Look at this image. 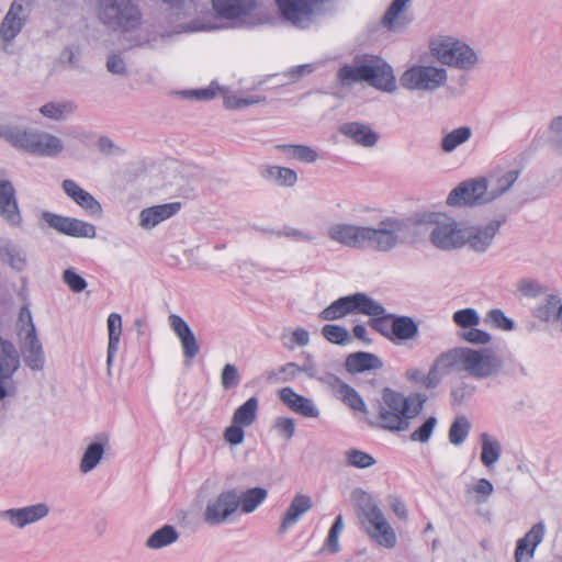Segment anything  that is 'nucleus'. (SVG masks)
I'll use <instances>...</instances> for the list:
<instances>
[{
    "instance_id": "nucleus-8",
    "label": "nucleus",
    "mask_w": 562,
    "mask_h": 562,
    "mask_svg": "<svg viewBox=\"0 0 562 562\" xmlns=\"http://www.w3.org/2000/svg\"><path fill=\"white\" fill-rule=\"evenodd\" d=\"M448 82L443 67L414 64L400 76V86L409 91L435 92Z\"/></svg>"
},
{
    "instance_id": "nucleus-39",
    "label": "nucleus",
    "mask_w": 562,
    "mask_h": 562,
    "mask_svg": "<svg viewBox=\"0 0 562 562\" xmlns=\"http://www.w3.org/2000/svg\"><path fill=\"white\" fill-rule=\"evenodd\" d=\"M481 441V462L484 467L491 469L499 460L502 454V445L498 439L483 432L480 436Z\"/></svg>"
},
{
    "instance_id": "nucleus-21",
    "label": "nucleus",
    "mask_w": 562,
    "mask_h": 562,
    "mask_svg": "<svg viewBox=\"0 0 562 562\" xmlns=\"http://www.w3.org/2000/svg\"><path fill=\"white\" fill-rule=\"evenodd\" d=\"M169 325L180 340L184 358L193 359L199 355L200 346L188 323L179 315L168 317Z\"/></svg>"
},
{
    "instance_id": "nucleus-31",
    "label": "nucleus",
    "mask_w": 562,
    "mask_h": 562,
    "mask_svg": "<svg viewBox=\"0 0 562 562\" xmlns=\"http://www.w3.org/2000/svg\"><path fill=\"white\" fill-rule=\"evenodd\" d=\"M312 507L313 501L308 495H295L284 514L279 528V532L284 533L290 527L294 526L300 520V518Z\"/></svg>"
},
{
    "instance_id": "nucleus-26",
    "label": "nucleus",
    "mask_w": 562,
    "mask_h": 562,
    "mask_svg": "<svg viewBox=\"0 0 562 562\" xmlns=\"http://www.w3.org/2000/svg\"><path fill=\"white\" fill-rule=\"evenodd\" d=\"M411 2L412 0H393L382 16V26L389 32L402 33L411 22V20L403 14L405 8Z\"/></svg>"
},
{
    "instance_id": "nucleus-34",
    "label": "nucleus",
    "mask_w": 562,
    "mask_h": 562,
    "mask_svg": "<svg viewBox=\"0 0 562 562\" xmlns=\"http://www.w3.org/2000/svg\"><path fill=\"white\" fill-rule=\"evenodd\" d=\"M109 342L106 351V372L112 375V364L119 348L122 334V317L117 313H111L108 317Z\"/></svg>"
},
{
    "instance_id": "nucleus-17",
    "label": "nucleus",
    "mask_w": 562,
    "mask_h": 562,
    "mask_svg": "<svg viewBox=\"0 0 562 562\" xmlns=\"http://www.w3.org/2000/svg\"><path fill=\"white\" fill-rule=\"evenodd\" d=\"M49 512V506L46 503H37L25 507L1 510L0 519L7 521L12 527L23 529L44 519L48 516Z\"/></svg>"
},
{
    "instance_id": "nucleus-59",
    "label": "nucleus",
    "mask_w": 562,
    "mask_h": 562,
    "mask_svg": "<svg viewBox=\"0 0 562 562\" xmlns=\"http://www.w3.org/2000/svg\"><path fill=\"white\" fill-rule=\"evenodd\" d=\"M459 337L472 345H487L492 339V336L487 331L475 327L460 333Z\"/></svg>"
},
{
    "instance_id": "nucleus-3",
    "label": "nucleus",
    "mask_w": 562,
    "mask_h": 562,
    "mask_svg": "<svg viewBox=\"0 0 562 562\" xmlns=\"http://www.w3.org/2000/svg\"><path fill=\"white\" fill-rule=\"evenodd\" d=\"M427 396L422 393L404 395L391 387H384L378 401V420L381 428L390 431H405L411 420L424 408Z\"/></svg>"
},
{
    "instance_id": "nucleus-12",
    "label": "nucleus",
    "mask_w": 562,
    "mask_h": 562,
    "mask_svg": "<svg viewBox=\"0 0 562 562\" xmlns=\"http://www.w3.org/2000/svg\"><path fill=\"white\" fill-rule=\"evenodd\" d=\"M220 18L234 22V26H255L259 19L255 14L256 0H211Z\"/></svg>"
},
{
    "instance_id": "nucleus-22",
    "label": "nucleus",
    "mask_w": 562,
    "mask_h": 562,
    "mask_svg": "<svg viewBox=\"0 0 562 562\" xmlns=\"http://www.w3.org/2000/svg\"><path fill=\"white\" fill-rule=\"evenodd\" d=\"M546 526L542 521L535 524L531 529L517 541L515 550L516 562H530L535 557L537 547L542 542Z\"/></svg>"
},
{
    "instance_id": "nucleus-57",
    "label": "nucleus",
    "mask_w": 562,
    "mask_h": 562,
    "mask_svg": "<svg viewBox=\"0 0 562 562\" xmlns=\"http://www.w3.org/2000/svg\"><path fill=\"white\" fill-rule=\"evenodd\" d=\"M269 233L278 237H288L296 241L313 243L315 236L310 233L294 227H284L282 231H269Z\"/></svg>"
},
{
    "instance_id": "nucleus-36",
    "label": "nucleus",
    "mask_w": 562,
    "mask_h": 562,
    "mask_svg": "<svg viewBox=\"0 0 562 562\" xmlns=\"http://www.w3.org/2000/svg\"><path fill=\"white\" fill-rule=\"evenodd\" d=\"M260 176L280 187H293L297 182L296 172L288 167L263 165L259 168Z\"/></svg>"
},
{
    "instance_id": "nucleus-7",
    "label": "nucleus",
    "mask_w": 562,
    "mask_h": 562,
    "mask_svg": "<svg viewBox=\"0 0 562 562\" xmlns=\"http://www.w3.org/2000/svg\"><path fill=\"white\" fill-rule=\"evenodd\" d=\"M97 16L106 29L120 33L135 31L143 22L136 0H97Z\"/></svg>"
},
{
    "instance_id": "nucleus-6",
    "label": "nucleus",
    "mask_w": 562,
    "mask_h": 562,
    "mask_svg": "<svg viewBox=\"0 0 562 562\" xmlns=\"http://www.w3.org/2000/svg\"><path fill=\"white\" fill-rule=\"evenodd\" d=\"M429 52L441 65L470 71L480 63L479 54L468 43L450 35L430 40Z\"/></svg>"
},
{
    "instance_id": "nucleus-46",
    "label": "nucleus",
    "mask_w": 562,
    "mask_h": 562,
    "mask_svg": "<svg viewBox=\"0 0 562 562\" xmlns=\"http://www.w3.org/2000/svg\"><path fill=\"white\" fill-rule=\"evenodd\" d=\"M268 492L263 487H252L244 493H239V507L241 513H252L266 498Z\"/></svg>"
},
{
    "instance_id": "nucleus-47",
    "label": "nucleus",
    "mask_w": 562,
    "mask_h": 562,
    "mask_svg": "<svg viewBox=\"0 0 562 562\" xmlns=\"http://www.w3.org/2000/svg\"><path fill=\"white\" fill-rule=\"evenodd\" d=\"M560 303L561 299L559 295L548 294L544 301L533 310V316L546 323L557 321V311H559Z\"/></svg>"
},
{
    "instance_id": "nucleus-30",
    "label": "nucleus",
    "mask_w": 562,
    "mask_h": 562,
    "mask_svg": "<svg viewBox=\"0 0 562 562\" xmlns=\"http://www.w3.org/2000/svg\"><path fill=\"white\" fill-rule=\"evenodd\" d=\"M36 132L37 130L5 126L1 130L0 135L12 147L32 154Z\"/></svg>"
},
{
    "instance_id": "nucleus-18",
    "label": "nucleus",
    "mask_w": 562,
    "mask_h": 562,
    "mask_svg": "<svg viewBox=\"0 0 562 562\" xmlns=\"http://www.w3.org/2000/svg\"><path fill=\"white\" fill-rule=\"evenodd\" d=\"M0 217L11 227L19 228L23 224L16 190L8 179H0Z\"/></svg>"
},
{
    "instance_id": "nucleus-55",
    "label": "nucleus",
    "mask_w": 562,
    "mask_h": 562,
    "mask_svg": "<svg viewBox=\"0 0 562 562\" xmlns=\"http://www.w3.org/2000/svg\"><path fill=\"white\" fill-rule=\"evenodd\" d=\"M265 100L266 98L260 95H250L247 98H241L236 94H227L224 97V105L227 109H241L252 104L261 103Z\"/></svg>"
},
{
    "instance_id": "nucleus-38",
    "label": "nucleus",
    "mask_w": 562,
    "mask_h": 562,
    "mask_svg": "<svg viewBox=\"0 0 562 562\" xmlns=\"http://www.w3.org/2000/svg\"><path fill=\"white\" fill-rule=\"evenodd\" d=\"M353 314H363L374 318L385 313V307L366 293L357 292L352 294Z\"/></svg>"
},
{
    "instance_id": "nucleus-53",
    "label": "nucleus",
    "mask_w": 562,
    "mask_h": 562,
    "mask_svg": "<svg viewBox=\"0 0 562 562\" xmlns=\"http://www.w3.org/2000/svg\"><path fill=\"white\" fill-rule=\"evenodd\" d=\"M454 324L461 328L476 327L481 323V317L474 308H463L453 313Z\"/></svg>"
},
{
    "instance_id": "nucleus-10",
    "label": "nucleus",
    "mask_w": 562,
    "mask_h": 562,
    "mask_svg": "<svg viewBox=\"0 0 562 562\" xmlns=\"http://www.w3.org/2000/svg\"><path fill=\"white\" fill-rule=\"evenodd\" d=\"M239 492L236 488L222 491L207 499L203 520L210 526H220L227 522L239 508Z\"/></svg>"
},
{
    "instance_id": "nucleus-11",
    "label": "nucleus",
    "mask_w": 562,
    "mask_h": 562,
    "mask_svg": "<svg viewBox=\"0 0 562 562\" xmlns=\"http://www.w3.org/2000/svg\"><path fill=\"white\" fill-rule=\"evenodd\" d=\"M491 202L488 180L484 177L459 183L447 198V204L450 206H477Z\"/></svg>"
},
{
    "instance_id": "nucleus-50",
    "label": "nucleus",
    "mask_w": 562,
    "mask_h": 562,
    "mask_svg": "<svg viewBox=\"0 0 562 562\" xmlns=\"http://www.w3.org/2000/svg\"><path fill=\"white\" fill-rule=\"evenodd\" d=\"M470 428L471 424L465 416L457 417L449 429V441L454 446L462 445L470 432Z\"/></svg>"
},
{
    "instance_id": "nucleus-43",
    "label": "nucleus",
    "mask_w": 562,
    "mask_h": 562,
    "mask_svg": "<svg viewBox=\"0 0 562 562\" xmlns=\"http://www.w3.org/2000/svg\"><path fill=\"white\" fill-rule=\"evenodd\" d=\"M329 378L334 380L335 383L338 385V395L347 406H349L353 411L367 413V405L364 401L353 387L342 382L339 378L335 375H330Z\"/></svg>"
},
{
    "instance_id": "nucleus-42",
    "label": "nucleus",
    "mask_w": 562,
    "mask_h": 562,
    "mask_svg": "<svg viewBox=\"0 0 562 562\" xmlns=\"http://www.w3.org/2000/svg\"><path fill=\"white\" fill-rule=\"evenodd\" d=\"M353 314L352 294L341 296L324 308L318 317L323 321H336Z\"/></svg>"
},
{
    "instance_id": "nucleus-27",
    "label": "nucleus",
    "mask_w": 562,
    "mask_h": 562,
    "mask_svg": "<svg viewBox=\"0 0 562 562\" xmlns=\"http://www.w3.org/2000/svg\"><path fill=\"white\" fill-rule=\"evenodd\" d=\"M110 437L108 434H99L93 442L86 448L79 464L81 473H89L97 468L103 458L105 447L109 446Z\"/></svg>"
},
{
    "instance_id": "nucleus-19",
    "label": "nucleus",
    "mask_w": 562,
    "mask_h": 562,
    "mask_svg": "<svg viewBox=\"0 0 562 562\" xmlns=\"http://www.w3.org/2000/svg\"><path fill=\"white\" fill-rule=\"evenodd\" d=\"M60 186L64 193L89 216H102L103 211L100 202L91 193L81 188L75 180L65 179Z\"/></svg>"
},
{
    "instance_id": "nucleus-32",
    "label": "nucleus",
    "mask_w": 562,
    "mask_h": 562,
    "mask_svg": "<svg viewBox=\"0 0 562 562\" xmlns=\"http://www.w3.org/2000/svg\"><path fill=\"white\" fill-rule=\"evenodd\" d=\"M345 368L349 373L355 374L366 371L380 370L383 368V362L374 353L358 351L347 356Z\"/></svg>"
},
{
    "instance_id": "nucleus-28",
    "label": "nucleus",
    "mask_w": 562,
    "mask_h": 562,
    "mask_svg": "<svg viewBox=\"0 0 562 562\" xmlns=\"http://www.w3.org/2000/svg\"><path fill=\"white\" fill-rule=\"evenodd\" d=\"M181 207L179 202L166 203L144 209L139 214V225L151 229L162 221L175 215Z\"/></svg>"
},
{
    "instance_id": "nucleus-58",
    "label": "nucleus",
    "mask_w": 562,
    "mask_h": 562,
    "mask_svg": "<svg viewBox=\"0 0 562 562\" xmlns=\"http://www.w3.org/2000/svg\"><path fill=\"white\" fill-rule=\"evenodd\" d=\"M61 279L75 293L82 292L88 285L87 281L72 268L64 270Z\"/></svg>"
},
{
    "instance_id": "nucleus-41",
    "label": "nucleus",
    "mask_w": 562,
    "mask_h": 562,
    "mask_svg": "<svg viewBox=\"0 0 562 562\" xmlns=\"http://www.w3.org/2000/svg\"><path fill=\"white\" fill-rule=\"evenodd\" d=\"M178 539L177 529L171 525H165L147 538L145 546L151 550H159L175 543Z\"/></svg>"
},
{
    "instance_id": "nucleus-62",
    "label": "nucleus",
    "mask_w": 562,
    "mask_h": 562,
    "mask_svg": "<svg viewBox=\"0 0 562 562\" xmlns=\"http://www.w3.org/2000/svg\"><path fill=\"white\" fill-rule=\"evenodd\" d=\"M15 372L0 373V401L8 396H14L18 391L16 382L13 379Z\"/></svg>"
},
{
    "instance_id": "nucleus-9",
    "label": "nucleus",
    "mask_w": 562,
    "mask_h": 562,
    "mask_svg": "<svg viewBox=\"0 0 562 562\" xmlns=\"http://www.w3.org/2000/svg\"><path fill=\"white\" fill-rule=\"evenodd\" d=\"M429 238L431 244L440 250H454L464 246V225L454 218L438 214L429 222Z\"/></svg>"
},
{
    "instance_id": "nucleus-23",
    "label": "nucleus",
    "mask_w": 562,
    "mask_h": 562,
    "mask_svg": "<svg viewBox=\"0 0 562 562\" xmlns=\"http://www.w3.org/2000/svg\"><path fill=\"white\" fill-rule=\"evenodd\" d=\"M278 394L280 401L295 414L305 418H317L321 414L313 400L297 394L290 386L282 387Z\"/></svg>"
},
{
    "instance_id": "nucleus-64",
    "label": "nucleus",
    "mask_w": 562,
    "mask_h": 562,
    "mask_svg": "<svg viewBox=\"0 0 562 562\" xmlns=\"http://www.w3.org/2000/svg\"><path fill=\"white\" fill-rule=\"evenodd\" d=\"M221 382L225 390H231L239 383V373L235 364L227 363L224 366L221 373Z\"/></svg>"
},
{
    "instance_id": "nucleus-5",
    "label": "nucleus",
    "mask_w": 562,
    "mask_h": 562,
    "mask_svg": "<svg viewBox=\"0 0 562 562\" xmlns=\"http://www.w3.org/2000/svg\"><path fill=\"white\" fill-rule=\"evenodd\" d=\"M350 498L353 509L371 538L385 548L395 547V532L372 496L364 490L357 487L352 490Z\"/></svg>"
},
{
    "instance_id": "nucleus-60",
    "label": "nucleus",
    "mask_w": 562,
    "mask_h": 562,
    "mask_svg": "<svg viewBox=\"0 0 562 562\" xmlns=\"http://www.w3.org/2000/svg\"><path fill=\"white\" fill-rule=\"evenodd\" d=\"M273 429L284 440H290L295 434V420L290 417H277Z\"/></svg>"
},
{
    "instance_id": "nucleus-61",
    "label": "nucleus",
    "mask_w": 562,
    "mask_h": 562,
    "mask_svg": "<svg viewBox=\"0 0 562 562\" xmlns=\"http://www.w3.org/2000/svg\"><path fill=\"white\" fill-rule=\"evenodd\" d=\"M106 70L112 75L125 77L128 75L127 65L121 54L109 55L105 64Z\"/></svg>"
},
{
    "instance_id": "nucleus-37",
    "label": "nucleus",
    "mask_w": 562,
    "mask_h": 562,
    "mask_svg": "<svg viewBox=\"0 0 562 562\" xmlns=\"http://www.w3.org/2000/svg\"><path fill=\"white\" fill-rule=\"evenodd\" d=\"M392 323L391 329L392 335H394L398 340H412L415 339L418 335V325L414 321V318L404 315H391Z\"/></svg>"
},
{
    "instance_id": "nucleus-14",
    "label": "nucleus",
    "mask_w": 562,
    "mask_h": 562,
    "mask_svg": "<svg viewBox=\"0 0 562 562\" xmlns=\"http://www.w3.org/2000/svg\"><path fill=\"white\" fill-rule=\"evenodd\" d=\"M504 222L505 218H495L485 224L464 225V246L468 245L471 250L477 254L485 252L491 247Z\"/></svg>"
},
{
    "instance_id": "nucleus-35",
    "label": "nucleus",
    "mask_w": 562,
    "mask_h": 562,
    "mask_svg": "<svg viewBox=\"0 0 562 562\" xmlns=\"http://www.w3.org/2000/svg\"><path fill=\"white\" fill-rule=\"evenodd\" d=\"M64 150L63 140L46 132H36L34 146L32 149L33 155L42 157H56Z\"/></svg>"
},
{
    "instance_id": "nucleus-54",
    "label": "nucleus",
    "mask_w": 562,
    "mask_h": 562,
    "mask_svg": "<svg viewBox=\"0 0 562 562\" xmlns=\"http://www.w3.org/2000/svg\"><path fill=\"white\" fill-rule=\"evenodd\" d=\"M437 418L435 416L428 417L423 425L409 435L412 441L426 443L431 438L435 427L437 426Z\"/></svg>"
},
{
    "instance_id": "nucleus-48",
    "label": "nucleus",
    "mask_w": 562,
    "mask_h": 562,
    "mask_svg": "<svg viewBox=\"0 0 562 562\" xmlns=\"http://www.w3.org/2000/svg\"><path fill=\"white\" fill-rule=\"evenodd\" d=\"M472 136V128L460 126L446 134L441 139V149L445 153H452L457 147L467 143Z\"/></svg>"
},
{
    "instance_id": "nucleus-40",
    "label": "nucleus",
    "mask_w": 562,
    "mask_h": 562,
    "mask_svg": "<svg viewBox=\"0 0 562 562\" xmlns=\"http://www.w3.org/2000/svg\"><path fill=\"white\" fill-rule=\"evenodd\" d=\"M274 148L283 153L289 159H296L306 164H313L318 159L317 151L307 145L279 144Z\"/></svg>"
},
{
    "instance_id": "nucleus-29",
    "label": "nucleus",
    "mask_w": 562,
    "mask_h": 562,
    "mask_svg": "<svg viewBox=\"0 0 562 562\" xmlns=\"http://www.w3.org/2000/svg\"><path fill=\"white\" fill-rule=\"evenodd\" d=\"M519 175L520 171L518 169L495 170L491 173L490 179H487L491 201L493 202L508 192L519 178Z\"/></svg>"
},
{
    "instance_id": "nucleus-25",
    "label": "nucleus",
    "mask_w": 562,
    "mask_h": 562,
    "mask_svg": "<svg viewBox=\"0 0 562 562\" xmlns=\"http://www.w3.org/2000/svg\"><path fill=\"white\" fill-rule=\"evenodd\" d=\"M23 340L21 350L24 362L32 370H41L44 366V352L42 344L36 336L35 328H31L30 333L20 336Z\"/></svg>"
},
{
    "instance_id": "nucleus-20",
    "label": "nucleus",
    "mask_w": 562,
    "mask_h": 562,
    "mask_svg": "<svg viewBox=\"0 0 562 562\" xmlns=\"http://www.w3.org/2000/svg\"><path fill=\"white\" fill-rule=\"evenodd\" d=\"M338 132L356 145L364 148L374 147L380 139L379 133L369 124L358 121L342 123L338 127Z\"/></svg>"
},
{
    "instance_id": "nucleus-51",
    "label": "nucleus",
    "mask_w": 562,
    "mask_h": 562,
    "mask_svg": "<svg viewBox=\"0 0 562 562\" xmlns=\"http://www.w3.org/2000/svg\"><path fill=\"white\" fill-rule=\"evenodd\" d=\"M322 335L325 339L335 345L344 346L351 341L349 331L340 325L328 324L323 326Z\"/></svg>"
},
{
    "instance_id": "nucleus-24",
    "label": "nucleus",
    "mask_w": 562,
    "mask_h": 562,
    "mask_svg": "<svg viewBox=\"0 0 562 562\" xmlns=\"http://www.w3.org/2000/svg\"><path fill=\"white\" fill-rule=\"evenodd\" d=\"M360 225L334 223L327 228V237L344 247L359 249Z\"/></svg>"
},
{
    "instance_id": "nucleus-49",
    "label": "nucleus",
    "mask_w": 562,
    "mask_h": 562,
    "mask_svg": "<svg viewBox=\"0 0 562 562\" xmlns=\"http://www.w3.org/2000/svg\"><path fill=\"white\" fill-rule=\"evenodd\" d=\"M344 454L346 464L351 468L368 469L376 463L373 456L357 448L348 449Z\"/></svg>"
},
{
    "instance_id": "nucleus-33",
    "label": "nucleus",
    "mask_w": 562,
    "mask_h": 562,
    "mask_svg": "<svg viewBox=\"0 0 562 562\" xmlns=\"http://www.w3.org/2000/svg\"><path fill=\"white\" fill-rule=\"evenodd\" d=\"M0 260L16 271L27 267L26 251L10 239L0 238Z\"/></svg>"
},
{
    "instance_id": "nucleus-13",
    "label": "nucleus",
    "mask_w": 562,
    "mask_h": 562,
    "mask_svg": "<svg viewBox=\"0 0 562 562\" xmlns=\"http://www.w3.org/2000/svg\"><path fill=\"white\" fill-rule=\"evenodd\" d=\"M42 220L56 232L76 238H93L95 237V226L75 218L50 211H44L41 215Z\"/></svg>"
},
{
    "instance_id": "nucleus-45",
    "label": "nucleus",
    "mask_w": 562,
    "mask_h": 562,
    "mask_svg": "<svg viewBox=\"0 0 562 562\" xmlns=\"http://www.w3.org/2000/svg\"><path fill=\"white\" fill-rule=\"evenodd\" d=\"M259 408V401L256 396L248 398L234 412L232 420L244 427L251 426L256 419Z\"/></svg>"
},
{
    "instance_id": "nucleus-4",
    "label": "nucleus",
    "mask_w": 562,
    "mask_h": 562,
    "mask_svg": "<svg viewBox=\"0 0 562 562\" xmlns=\"http://www.w3.org/2000/svg\"><path fill=\"white\" fill-rule=\"evenodd\" d=\"M337 80L342 86H352L367 81L372 87L392 93L396 90V81L392 67L382 58L370 56L362 63L345 65L337 71Z\"/></svg>"
},
{
    "instance_id": "nucleus-52",
    "label": "nucleus",
    "mask_w": 562,
    "mask_h": 562,
    "mask_svg": "<svg viewBox=\"0 0 562 562\" xmlns=\"http://www.w3.org/2000/svg\"><path fill=\"white\" fill-rule=\"evenodd\" d=\"M20 368V355L15 346L11 342L0 352V373L16 372Z\"/></svg>"
},
{
    "instance_id": "nucleus-1",
    "label": "nucleus",
    "mask_w": 562,
    "mask_h": 562,
    "mask_svg": "<svg viewBox=\"0 0 562 562\" xmlns=\"http://www.w3.org/2000/svg\"><path fill=\"white\" fill-rule=\"evenodd\" d=\"M502 369V357L488 348L454 347L436 357L424 384L426 389H435L442 378L454 372L467 373L476 380L488 379L497 375Z\"/></svg>"
},
{
    "instance_id": "nucleus-44",
    "label": "nucleus",
    "mask_w": 562,
    "mask_h": 562,
    "mask_svg": "<svg viewBox=\"0 0 562 562\" xmlns=\"http://www.w3.org/2000/svg\"><path fill=\"white\" fill-rule=\"evenodd\" d=\"M77 110L72 101L47 102L40 108V113L54 121H64Z\"/></svg>"
},
{
    "instance_id": "nucleus-2",
    "label": "nucleus",
    "mask_w": 562,
    "mask_h": 562,
    "mask_svg": "<svg viewBox=\"0 0 562 562\" xmlns=\"http://www.w3.org/2000/svg\"><path fill=\"white\" fill-rule=\"evenodd\" d=\"M420 224L412 218L385 217L373 226H361L359 249L390 252L398 246L415 243Z\"/></svg>"
},
{
    "instance_id": "nucleus-16",
    "label": "nucleus",
    "mask_w": 562,
    "mask_h": 562,
    "mask_svg": "<svg viewBox=\"0 0 562 562\" xmlns=\"http://www.w3.org/2000/svg\"><path fill=\"white\" fill-rule=\"evenodd\" d=\"M29 19L25 0H13L0 23V38L11 43L21 33Z\"/></svg>"
},
{
    "instance_id": "nucleus-56",
    "label": "nucleus",
    "mask_w": 562,
    "mask_h": 562,
    "mask_svg": "<svg viewBox=\"0 0 562 562\" xmlns=\"http://www.w3.org/2000/svg\"><path fill=\"white\" fill-rule=\"evenodd\" d=\"M486 322L502 330H513L515 322L507 317L499 308H493L486 314Z\"/></svg>"
},
{
    "instance_id": "nucleus-15",
    "label": "nucleus",
    "mask_w": 562,
    "mask_h": 562,
    "mask_svg": "<svg viewBox=\"0 0 562 562\" xmlns=\"http://www.w3.org/2000/svg\"><path fill=\"white\" fill-rule=\"evenodd\" d=\"M282 16L292 25L308 27L313 22L318 0H277Z\"/></svg>"
},
{
    "instance_id": "nucleus-63",
    "label": "nucleus",
    "mask_w": 562,
    "mask_h": 562,
    "mask_svg": "<svg viewBox=\"0 0 562 562\" xmlns=\"http://www.w3.org/2000/svg\"><path fill=\"white\" fill-rule=\"evenodd\" d=\"M391 315L392 314L385 312L382 315L375 316L374 318H370L368 324L373 330L380 333L382 336L391 338L392 329L390 328L391 326L389 325V322H392Z\"/></svg>"
}]
</instances>
